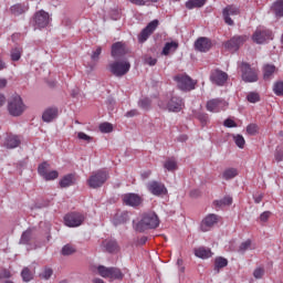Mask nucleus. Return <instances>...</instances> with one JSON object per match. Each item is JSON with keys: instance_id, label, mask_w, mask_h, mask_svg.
Returning a JSON list of instances; mask_svg holds the SVG:
<instances>
[{"instance_id": "nucleus-1", "label": "nucleus", "mask_w": 283, "mask_h": 283, "mask_svg": "<svg viewBox=\"0 0 283 283\" xmlns=\"http://www.w3.org/2000/svg\"><path fill=\"white\" fill-rule=\"evenodd\" d=\"M160 226V219H158V214L156 212L145 213L139 222L135 226V231L139 233H145V231H149V229H158Z\"/></svg>"}, {"instance_id": "nucleus-2", "label": "nucleus", "mask_w": 283, "mask_h": 283, "mask_svg": "<svg viewBox=\"0 0 283 283\" xmlns=\"http://www.w3.org/2000/svg\"><path fill=\"white\" fill-rule=\"evenodd\" d=\"M109 180V172L107 170H96L87 179V185L91 189H98Z\"/></svg>"}, {"instance_id": "nucleus-3", "label": "nucleus", "mask_w": 283, "mask_h": 283, "mask_svg": "<svg viewBox=\"0 0 283 283\" xmlns=\"http://www.w3.org/2000/svg\"><path fill=\"white\" fill-rule=\"evenodd\" d=\"M8 111L11 116H21L23 112H25V104H23V99L18 94L12 95L9 99Z\"/></svg>"}, {"instance_id": "nucleus-4", "label": "nucleus", "mask_w": 283, "mask_h": 283, "mask_svg": "<svg viewBox=\"0 0 283 283\" xmlns=\"http://www.w3.org/2000/svg\"><path fill=\"white\" fill-rule=\"evenodd\" d=\"M97 271L101 277L108 280H123V277H125V274H123L118 268H106L105 265H99Z\"/></svg>"}, {"instance_id": "nucleus-5", "label": "nucleus", "mask_w": 283, "mask_h": 283, "mask_svg": "<svg viewBox=\"0 0 283 283\" xmlns=\"http://www.w3.org/2000/svg\"><path fill=\"white\" fill-rule=\"evenodd\" d=\"M130 69L132 64H129L127 60L115 61L109 64V71L114 76L118 77L125 76V74H127V72H129Z\"/></svg>"}, {"instance_id": "nucleus-6", "label": "nucleus", "mask_w": 283, "mask_h": 283, "mask_svg": "<svg viewBox=\"0 0 283 283\" xmlns=\"http://www.w3.org/2000/svg\"><path fill=\"white\" fill-rule=\"evenodd\" d=\"M252 41L259 45L266 41H273V32L264 27H259L252 35Z\"/></svg>"}, {"instance_id": "nucleus-7", "label": "nucleus", "mask_w": 283, "mask_h": 283, "mask_svg": "<svg viewBox=\"0 0 283 283\" xmlns=\"http://www.w3.org/2000/svg\"><path fill=\"white\" fill-rule=\"evenodd\" d=\"M229 107V102L222 98H212L207 102L206 109L212 114H220V112H226Z\"/></svg>"}, {"instance_id": "nucleus-8", "label": "nucleus", "mask_w": 283, "mask_h": 283, "mask_svg": "<svg viewBox=\"0 0 283 283\" xmlns=\"http://www.w3.org/2000/svg\"><path fill=\"white\" fill-rule=\"evenodd\" d=\"M177 83V87L182 92H191V90H196V82L189 77L187 74H179L174 77Z\"/></svg>"}, {"instance_id": "nucleus-9", "label": "nucleus", "mask_w": 283, "mask_h": 283, "mask_svg": "<svg viewBox=\"0 0 283 283\" xmlns=\"http://www.w3.org/2000/svg\"><path fill=\"white\" fill-rule=\"evenodd\" d=\"M242 80L245 83H256L258 81V70L252 69L249 63L243 62L241 64Z\"/></svg>"}, {"instance_id": "nucleus-10", "label": "nucleus", "mask_w": 283, "mask_h": 283, "mask_svg": "<svg viewBox=\"0 0 283 283\" xmlns=\"http://www.w3.org/2000/svg\"><path fill=\"white\" fill-rule=\"evenodd\" d=\"M158 25H160V21L158 20L150 21L145 27V29H143L142 32L138 34L139 43H145V41H147V39H149V36H151V34L156 32V30L158 29Z\"/></svg>"}, {"instance_id": "nucleus-11", "label": "nucleus", "mask_w": 283, "mask_h": 283, "mask_svg": "<svg viewBox=\"0 0 283 283\" xmlns=\"http://www.w3.org/2000/svg\"><path fill=\"white\" fill-rule=\"evenodd\" d=\"M85 222V216L78 212H71L64 216V224L70 228L81 227Z\"/></svg>"}, {"instance_id": "nucleus-12", "label": "nucleus", "mask_w": 283, "mask_h": 283, "mask_svg": "<svg viewBox=\"0 0 283 283\" xmlns=\"http://www.w3.org/2000/svg\"><path fill=\"white\" fill-rule=\"evenodd\" d=\"M147 190L149 191V193H151L153 196H167L168 190L167 187L165 186V184L157 181V180H153L147 184Z\"/></svg>"}, {"instance_id": "nucleus-13", "label": "nucleus", "mask_w": 283, "mask_h": 283, "mask_svg": "<svg viewBox=\"0 0 283 283\" xmlns=\"http://www.w3.org/2000/svg\"><path fill=\"white\" fill-rule=\"evenodd\" d=\"M222 14L224 23H227V25H233V20L231 17H238V14H240V8L233 4L227 6L223 9Z\"/></svg>"}, {"instance_id": "nucleus-14", "label": "nucleus", "mask_w": 283, "mask_h": 283, "mask_svg": "<svg viewBox=\"0 0 283 283\" xmlns=\"http://www.w3.org/2000/svg\"><path fill=\"white\" fill-rule=\"evenodd\" d=\"M34 23L40 30L42 28H48V25H50V13L45 12L44 10L38 11L34 14Z\"/></svg>"}, {"instance_id": "nucleus-15", "label": "nucleus", "mask_w": 283, "mask_h": 283, "mask_svg": "<svg viewBox=\"0 0 283 283\" xmlns=\"http://www.w3.org/2000/svg\"><path fill=\"white\" fill-rule=\"evenodd\" d=\"M247 39H249L247 35H235L226 42L224 48L233 51L240 50V45H244V43H247Z\"/></svg>"}, {"instance_id": "nucleus-16", "label": "nucleus", "mask_w": 283, "mask_h": 283, "mask_svg": "<svg viewBox=\"0 0 283 283\" xmlns=\"http://www.w3.org/2000/svg\"><path fill=\"white\" fill-rule=\"evenodd\" d=\"M182 107H185V102L181 97H178L176 95L171 96L166 105L168 112L175 113L182 112Z\"/></svg>"}, {"instance_id": "nucleus-17", "label": "nucleus", "mask_w": 283, "mask_h": 283, "mask_svg": "<svg viewBox=\"0 0 283 283\" xmlns=\"http://www.w3.org/2000/svg\"><path fill=\"white\" fill-rule=\"evenodd\" d=\"M229 80V75L221 70H214L210 74V81L214 85L222 86Z\"/></svg>"}, {"instance_id": "nucleus-18", "label": "nucleus", "mask_w": 283, "mask_h": 283, "mask_svg": "<svg viewBox=\"0 0 283 283\" xmlns=\"http://www.w3.org/2000/svg\"><path fill=\"white\" fill-rule=\"evenodd\" d=\"M214 224H218V214L210 213L202 220L200 229L203 233H207V231L213 229Z\"/></svg>"}, {"instance_id": "nucleus-19", "label": "nucleus", "mask_w": 283, "mask_h": 283, "mask_svg": "<svg viewBox=\"0 0 283 283\" xmlns=\"http://www.w3.org/2000/svg\"><path fill=\"white\" fill-rule=\"evenodd\" d=\"M123 202L128 207H140L143 205V197L136 193H126L123 196Z\"/></svg>"}, {"instance_id": "nucleus-20", "label": "nucleus", "mask_w": 283, "mask_h": 283, "mask_svg": "<svg viewBox=\"0 0 283 283\" xmlns=\"http://www.w3.org/2000/svg\"><path fill=\"white\" fill-rule=\"evenodd\" d=\"M111 54L113 59H120L122 56H125V54H127V45L125 42H115L112 45Z\"/></svg>"}, {"instance_id": "nucleus-21", "label": "nucleus", "mask_w": 283, "mask_h": 283, "mask_svg": "<svg viewBox=\"0 0 283 283\" xmlns=\"http://www.w3.org/2000/svg\"><path fill=\"white\" fill-rule=\"evenodd\" d=\"M211 40L209 38H199L195 42V50L198 52H209L211 50Z\"/></svg>"}, {"instance_id": "nucleus-22", "label": "nucleus", "mask_w": 283, "mask_h": 283, "mask_svg": "<svg viewBox=\"0 0 283 283\" xmlns=\"http://www.w3.org/2000/svg\"><path fill=\"white\" fill-rule=\"evenodd\" d=\"M56 116H59V108L49 107L43 112L42 120L44 123H52V120H54V118H56Z\"/></svg>"}, {"instance_id": "nucleus-23", "label": "nucleus", "mask_w": 283, "mask_h": 283, "mask_svg": "<svg viewBox=\"0 0 283 283\" xmlns=\"http://www.w3.org/2000/svg\"><path fill=\"white\" fill-rule=\"evenodd\" d=\"M195 255L201 260H208V258L213 256V252H211V249L209 248L200 247L195 249Z\"/></svg>"}, {"instance_id": "nucleus-24", "label": "nucleus", "mask_w": 283, "mask_h": 283, "mask_svg": "<svg viewBox=\"0 0 283 283\" xmlns=\"http://www.w3.org/2000/svg\"><path fill=\"white\" fill-rule=\"evenodd\" d=\"M75 182L76 177L74 176V174H69L60 180L59 185L62 189H65L67 187H72V185H74Z\"/></svg>"}, {"instance_id": "nucleus-25", "label": "nucleus", "mask_w": 283, "mask_h": 283, "mask_svg": "<svg viewBox=\"0 0 283 283\" xmlns=\"http://www.w3.org/2000/svg\"><path fill=\"white\" fill-rule=\"evenodd\" d=\"M19 145H21V138H19V136H17V135H8L7 136L6 147H8V149H14V148L19 147Z\"/></svg>"}, {"instance_id": "nucleus-26", "label": "nucleus", "mask_w": 283, "mask_h": 283, "mask_svg": "<svg viewBox=\"0 0 283 283\" xmlns=\"http://www.w3.org/2000/svg\"><path fill=\"white\" fill-rule=\"evenodd\" d=\"M277 72V69L273 64H265L263 66V78L264 81H271L273 74Z\"/></svg>"}, {"instance_id": "nucleus-27", "label": "nucleus", "mask_w": 283, "mask_h": 283, "mask_svg": "<svg viewBox=\"0 0 283 283\" xmlns=\"http://www.w3.org/2000/svg\"><path fill=\"white\" fill-rule=\"evenodd\" d=\"M10 12L13 17H21V14H25V12H28V7H25V4L17 3L11 6Z\"/></svg>"}, {"instance_id": "nucleus-28", "label": "nucleus", "mask_w": 283, "mask_h": 283, "mask_svg": "<svg viewBox=\"0 0 283 283\" xmlns=\"http://www.w3.org/2000/svg\"><path fill=\"white\" fill-rule=\"evenodd\" d=\"M103 245L108 253H117L118 251V242H116L115 240H105L103 242Z\"/></svg>"}, {"instance_id": "nucleus-29", "label": "nucleus", "mask_w": 283, "mask_h": 283, "mask_svg": "<svg viewBox=\"0 0 283 283\" xmlns=\"http://www.w3.org/2000/svg\"><path fill=\"white\" fill-rule=\"evenodd\" d=\"M229 266V260L224 259L223 256H218L214 259V271L220 273V269H224Z\"/></svg>"}, {"instance_id": "nucleus-30", "label": "nucleus", "mask_w": 283, "mask_h": 283, "mask_svg": "<svg viewBox=\"0 0 283 283\" xmlns=\"http://www.w3.org/2000/svg\"><path fill=\"white\" fill-rule=\"evenodd\" d=\"M176 50H178V42H167L161 54H164V56H169V54H171V52H176Z\"/></svg>"}, {"instance_id": "nucleus-31", "label": "nucleus", "mask_w": 283, "mask_h": 283, "mask_svg": "<svg viewBox=\"0 0 283 283\" xmlns=\"http://www.w3.org/2000/svg\"><path fill=\"white\" fill-rule=\"evenodd\" d=\"M272 12L281 19L283 17V0H277L276 2L273 3L272 6Z\"/></svg>"}, {"instance_id": "nucleus-32", "label": "nucleus", "mask_w": 283, "mask_h": 283, "mask_svg": "<svg viewBox=\"0 0 283 283\" xmlns=\"http://www.w3.org/2000/svg\"><path fill=\"white\" fill-rule=\"evenodd\" d=\"M235 176H238V169L227 168L226 170H223L221 178L223 180H233V178H235Z\"/></svg>"}, {"instance_id": "nucleus-33", "label": "nucleus", "mask_w": 283, "mask_h": 283, "mask_svg": "<svg viewBox=\"0 0 283 283\" xmlns=\"http://www.w3.org/2000/svg\"><path fill=\"white\" fill-rule=\"evenodd\" d=\"M207 3V0H188L186 2L187 10H193L196 8H202Z\"/></svg>"}, {"instance_id": "nucleus-34", "label": "nucleus", "mask_w": 283, "mask_h": 283, "mask_svg": "<svg viewBox=\"0 0 283 283\" xmlns=\"http://www.w3.org/2000/svg\"><path fill=\"white\" fill-rule=\"evenodd\" d=\"M214 207H229L233 205V198L231 196H226L220 200L213 201Z\"/></svg>"}, {"instance_id": "nucleus-35", "label": "nucleus", "mask_w": 283, "mask_h": 283, "mask_svg": "<svg viewBox=\"0 0 283 283\" xmlns=\"http://www.w3.org/2000/svg\"><path fill=\"white\" fill-rule=\"evenodd\" d=\"M21 277L23 282H31V280H34V274L30 271V268H24L21 272Z\"/></svg>"}, {"instance_id": "nucleus-36", "label": "nucleus", "mask_w": 283, "mask_h": 283, "mask_svg": "<svg viewBox=\"0 0 283 283\" xmlns=\"http://www.w3.org/2000/svg\"><path fill=\"white\" fill-rule=\"evenodd\" d=\"M164 167L167 171H176V169H178V163L170 158L165 161Z\"/></svg>"}, {"instance_id": "nucleus-37", "label": "nucleus", "mask_w": 283, "mask_h": 283, "mask_svg": "<svg viewBox=\"0 0 283 283\" xmlns=\"http://www.w3.org/2000/svg\"><path fill=\"white\" fill-rule=\"evenodd\" d=\"M23 54V49L21 46H15L11 50V61H19Z\"/></svg>"}, {"instance_id": "nucleus-38", "label": "nucleus", "mask_w": 283, "mask_h": 283, "mask_svg": "<svg viewBox=\"0 0 283 283\" xmlns=\"http://www.w3.org/2000/svg\"><path fill=\"white\" fill-rule=\"evenodd\" d=\"M30 240H32V229L25 230L20 239L21 244H29Z\"/></svg>"}, {"instance_id": "nucleus-39", "label": "nucleus", "mask_w": 283, "mask_h": 283, "mask_svg": "<svg viewBox=\"0 0 283 283\" xmlns=\"http://www.w3.org/2000/svg\"><path fill=\"white\" fill-rule=\"evenodd\" d=\"M233 140H234L237 147H239V149H244V145H247V140H244V136L233 135Z\"/></svg>"}, {"instance_id": "nucleus-40", "label": "nucleus", "mask_w": 283, "mask_h": 283, "mask_svg": "<svg viewBox=\"0 0 283 283\" xmlns=\"http://www.w3.org/2000/svg\"><path fill=\"white\" fill-rule=\"evenodd\" d=\"M48 169H50V164L48 161H44L39 165L38 172L44 178V176L48 174Z\"/></svg>"}, {"instance_id": "nucleus-41", "label": "nucleus", "mask_w": 283, "mask_h": 283, "mask_svg": "<svg viewBox=\"0 0 283 283\" xmlns=\"http://www.w3.org/2000/svg\"><path fill=\"white\" fill-rule=\"evenodd\" d=\"M99 132H102V134H109L114 132V126L109 123H103L99 125Z\"/></svg>"}, {"instance_id": "nucleus-42", "label": "nucleus", "mask_w": 283, "mask_h": 283, "mask_svg": "<svg viewBox=\"0 0 283 283\" xmlns=\"http://www.w3.org/2000/svg\"><path fill=\"white\" fill-rule=\"evenodd\" d=\"M133 6H149V3H158L160 0H129Z\"/></svg>"}, {"instance_id": "nucleus-43", "label": "nucleus", "mask_w": 283, "mask_h": 283, "mask_svg": "<svg viewBox=\"0 0 283 283\" xmlns=\"http://www.w3.org/2000/svg\"><path fill=\"white\" fill-rule=\"evenodd\" d=\"M273 92L276 96H283V82L279 81L273 85Z\"/></svg>"}, {"instance_id": "nucleus-44", "label": "nucleus", "mask_w": 283, "mask_h": 283, "mask_svg": "<svg viewBox=\"0 0 283 283\" xmlns=\"http://www.w3.org/2000/svg\"><path fill=\"white\" fill-rule=\"evenodd\" d=\"M251 249V240L248 239L247 241L242 242L239 247V253H247Z\"/></svg>"}, {"instance_id": "nucleus-45", "label": "nucleus", "mask_w": 283, "mask_h": 283, "mask_svg": "<svg viewBox=\"0 0 283 283\" xmlns=\"http://www.w3.org/2000/svg\"><path fill=\"white\" fill-rule=\"evenodd\" d=\"M247 101L249 103H260V94H258L255 92H251L248 94Z\"/></svg>"}, {"instance_id": "nucleus-46", "label": "nucleus", "mask_w": 283, "mask_h": 283, "mask_svg": "<svg viewBox=\"0 0 283 283\" xmlns=\"http://www.w3.org/2000/svg\"><path fill=\"white\" fill-rule=\"evenodd\" d=\"M76 253V249L70 244H66L62 248V255H72Z\"/></svg>"}, {"instance_id": "nucleus-47", "label": "nucleus", "mask_w": 283, "mask_h": 283, "mask_svg": "<svg viewBox=\"0 0 283 283\" xmlns=\"http://www.w3.org/2000/svg\"><path fill=\"white\" fill-rule=\"evenodd\" d=\"M258 132H259V127L256 124H250L247 126V134H249V136H255Z\"/></svg>"}, {"instance_id": "nucleus-48", "label": "nucleus", "mask_w": 283, "mask_h": 283, "mask_svg": "<svg viewBox=\"0 0 283 283\" xmlns=\"http://www.w3.org/2000/svg\"><path fill=\"white\" fill-rule=\"evenodd\" d=\"M138 105L142 107V109H149V107H151V99L147 97L143 98L139 101Z\"/></svg>"}, {"instance_id": "nucleus-49", "label": "nucleus", "mask_w": 283, "mask_h": 283, "mask_svg": "<svg viewBox=\"0 0 283 283\" xmlns=\"http://www.w3.org/2000/svg\"><path fill=\"white\" fill-rule=\"evenodd\" d=\"M54 271L51 268H45L44 271L40 274L43 280H50Z\"/></svg>"}, {"instance_id": "nucleus-50", "label": "nucleus", "mask_w": 283, "mask_h": 283, "mask_svg": "<svg viewBox=\"0 0 283 283\" xmlns=\"http://www.w3.org/2000/svg\"><path fill=\"white\" fill-rule=\"evenodd\" d=\"M43 178L44 180H56V178H59V171L52 170L50 172H46Z\"/></svg>"}, {"instance_id": "nucleus-51", "label": "nucleus", "mask_w": 283, "mask_h": 283, "mask_svg": "<svg viewBox=\"0 0 283 283\" xmlns=\"http://www.w3.org/2000/svg\"><path fill=\"white\" fill-rule=\"evenodd\" d=\"M263 276H264V269L256 268L253 272V277H255V280H262Z\"/></svg>"}, {"instance_id": "nucleus-52", "label": "nucleus", "mask_w": 283, "mask_h": 283, "mask_svg": "<svg viewBox=\"0 0 283 283\" xmlns=\"http://www.w3.org/2000/svg\"><path fill=\"white\" fill-rule=\"evenodd\" d=\"M102 52L103 49L101 46H97V49L91 55L92 61H98Z\"/></svg>"}, {"instance_id": "nucleus-53", "label": "nucleus", "mask_w": 283, "mask_h": 283, "mask_svg": "<svg viewBox=\"0 0 283 283\" xmlns=\"http://www.w3.org/2000/svg\"><path fill=\"white\" fill-rule=\"evenodd\" d=\"M144 63H145L146 65L154 66V65H156V64L158 63V60H157L156 57L146 56V57L144 59Z\"/></svg>"}, {"instance_id": "nucleus-54", "label": "nucleus", "mask_w": 283, "mask_h": 283, "mask_svg": "<svg viewBox=\"0 0 283 283\" xmlns=\"http://www.w3.org/2000/svg\"><path fill=\"white\" fill-rule=\"evenodd\" d=\"M197 117L202 125H207V123H209V115L206 113H199Z\"/></svg>"}, {"instance_id": "nucleus-55", "label": "nucleus", "mask_w": 283, "mask_h": 283, "mask_svg": "<svg viewBox=\"0 0 283 283\" xmlns=\"http://www.w3.org/2000/svg\"><path fill=\"white\" fill-rule=\"evenodd\" d=\"M274 158L276 163H282L283 160V150L282 149H276Z\"/></svg>"}, {"instance_id": "nucleus-56", "label": "nucleus", "mask_w": 283, "mask_h": 283, "mask_svg": "<svg viewBox=\"0 0 283 283\" xmlns=\"http://www.w3.org/2000/svg\"><path fill=\"white\" fill-rule=\"evenodd\" d=\"M223 125H224V127H229V128L238 127V124L231 118L226 119Z\"/></svg>"}, {"instance_id": "nucleus-57", "label": "nucleus", "mask_w": 283, "mask_h": 283, "mask_svg": "<svg viewBox=\"0 0 283 283\" xmlns=\"http://www.w3.org/2000/svg\"><path fill=\"white\" fill-rule=\"evenodd\" d=\"M77 138H80V140H86L87 143H90V140H92V137H90L87 134L80 132L77 134Z\"/></svg>"}, {"instance_id": "nucleus-58", "label": "nucleus", "mask_w": 283, "mask_h": 283, "mask_svg": "<svg viewBox=\"0 0 283 283\" xmlns=\"http://www.w3.org/2000/svg\"><path fill=\"white\" fill-rule=\"evenodd\" d=\"M269 218H271V211H265V212L261 213V216H260L261 222H266L269 220Z\"/></svg>"}, {"instance_id": "nucleus-59", "label": "nucleus", "mask_w": 283, "mask_h": 283, "mask_svg": "<svg viewBox=\"0 0 283 283\" xmlns=\"http://www.w3.org/2000/svg\"><path fill=\"white\" fill-rule=\"evenodd\" d=\"M1 277L10 279V277H12V273L10 272V270H2V271L0 272V279H1Z\"/></svg>"}, {"instance_id": "nucleus-60", "label": "nucleus", "mask_w": 283, "mask_h": 283, "mask_svg": "<svg viewBox=\"0 0 283 283\" xmlns=\"http://www.w3.org/2000/svg\"><path fill=\"white\" fill-rule=\"evenodd\" d=\"M126 118H134V116H138V109H132V111H128L126 114H125Z\"/></svg>"}, {"instance_id": "nucleus-61", "label": "nucleus", "mask_w": 283, "mask_h": 283, "mask_svg": "<svg viewBox=\"0 0 283 283\" xmlns=\"http://www.w3.org/2000/svg\"><path fill=\"white\" fill-rule=\"evenodd\" d=\"M123 222H127V213H123L119 220L115 219V224H120Z\"/></svg>"}, {"instance_id": "nucleus-62", "label": "nucleus", "mask_w": 283, "mask_h": 283, "mask_svg": "<svg viewBox=\"0 0 283 283\" xmlns=\"http://www.w3.org/2000/svg\"><path fill=\"white\" fill-rule=\"evenodd\" d=\"M8 85V80L6 78H0V90H3Z\"/></svg>"}, {"instance_id": "nucleus-63", "label": "nucleus", "mask_w": 283, "mask_h": 283, "mask_svg": "<svg viewBox=\"0 0 283 283\" xmlns=\"http://www.w3.org/2000/svg\"><path fill=\"white\" fill-rule=\"evenodd\" d=\"M149 176H151L150 170H147V171H145V172L142 174V178H144V180L147 179V178H149Z\"/></svg>"}, {"instance_id": "nucleus-64", "label": "nucleus", "mask_w": 283, "mask_h": 283, "mask_svg": "<svg viewBox=\"0 0 283 283\" xmlns=\"http://www.w3.org/2000/svg\"><path fill=\"white\" fill-rule=\"evenodd\" d=\"M6 104V96L3 94H0V107H2Z\"/></svg>"}]
</instances>
